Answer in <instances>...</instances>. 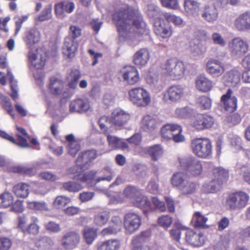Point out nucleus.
<instances>
[{
  "label": "nucleus",
  "instance_id": "f257e3e1",
  "mask_svg": "<svg viewBox=\"0 0 250 250\" xmlns=\"http://www.w3.org/2000/svg\"><path fill=\"white\" fill-rule=\"evenodd\" d=\"M113 21L116 24L119 36L127 39L132 31V26L138 30L139 33L143 34L145 23L142 16L138 13L129 10L125 6L117 10L113 15Z\"/></svg>",
  "mask_w": 250,
  "mask_h": 250
},
{
  "label": "nucleus",
  "instance_id": "f03ea898",
  "mask_svg": "<svg viewBox=\"0 0 250 250\" xmlns=\"http://www.w3.org/2000/svg\"><path fill=\"white\" fill-rule=\"evenodd\" d=\"M193 153L201 159H210L212 156V145L210 139L206 137L197 138L191 141Z\"/></svg>",
  "mask_w": 250,
  "mask_h": 250
},
{
  "label": "nucleus",
  "instance_id": "7ed1b4c3",
  "mask_svg": "<svg viewBox=\"0 0 250 250\" xmlns=\"http://www.w3.org/2000/svg\"><path fill=\"white\" fill-rule=\"evenodd\" d=\"M178 160L180 166L188 176L198 177L202 174L204 168L201 161L192 156L181 157Z\"/></svg>",
  "mask_w": 250,
  "mask_h": 250
},
{
  "label": "nucleus",
  "instance_id": "20e7f679",
  "mask_svg": "<svg viewBox=\"0 0 250 250\" xmlns=\"http://www.w3.org/2000/svg\"><path fill=\"white\" fill-rule=\"evenodd\" d=\"M129 101L138 107H146L151 102L149 92L143 87H137L128 91Z\"/></svg>",
  "mask_w": 250,
  "mask_h": 250
},
{
  "label": "nucleus",
  "instance_id": "39448f33",
  "mask_svg": "<svg viewBox=\"0 0 250 250\" xmlns=\"http://www.w3.org/2000/svg\"><path fill=\"white\" fill-rule=\"evenodd\" d=\"M106 172V175L99 177L95 180H94V177L96 174V172L94 171H90L84 173L83 174H78L74 176V179L79 180L82 182L86 183L89 187L95 186L97 183L101 182V181H107L108 182L111 181L113 177L114 173L112 169L110 167H106L104 169Z\"/></svg>",
  "mask_w": 250,
  "mask_h": 250
},
{
  "label": "nucleus",
  "instance_id": "423d86ee",
  "mask_svg": "<svg viewBox=\"0 0 250 250\" xmlns=\"http://www.w3.org/2000/svg\"><path fill=\"white\" fill-rule=\"evenodd\" d=\"M164 73L174 79H179L183 76L185 68L184 63L175 59L168 60L162 65Z\"/></svg>",
  "mask_w": 250,
  "mask_h": 250
},
{
  "label": "nucleus",
  "instance_id": "0eeeda50",
  "mask_svg": "<svg viewBox=\"0 0 250 250\" xmlns=\"http://www.w3.org/2000/svg\"><path fill=\"white\" fill-rule=\"evenodd\" d=\"M28 50L27 57L29 65L37 69L43 68L47 60L46 53L39 48Z\"/></svg>",
  "mask_w": 250,
  "mask_h": 250
},
{
  "label": "nucleus",
  "instance_id": "6e6552de",
  "mask_svg": "<svg viewBox=\"0 0 250 250\" xmlns=\"http://www.w3.org/2000/svg\"><path fill=\"white\" fill-rule=\"evenodd\" d=\"M249 199L248 194L239 192L230 195L226 202L227 206L231 209L236 210L244 208Z\"/></svg>",
  "mask_w": 250,
  "mask_h": 250
},
{
  "label": "nucleus",
  "instance_id": "1a4fd4ad",
  "mask_svg": "<svg viewBox=\"0 0 250 250\" xmlns=\"http://www.w3.org/2000/svg\"><path fill=\"white\" fill-rule=\"evenodd\" d=\"M141 225V217L137 213L129 212L124 216V227L127 234H132L137 230Z\"/></svg>",
  "mask_w": 250,
  "mask_h": 250
},
{
  "label": "nucleus",
  "instance_id": "9d476101",
  "mask_svg": "<svg viewBox=\"0 0 250 250\" xmlns=\"http://www.w3.org/2000/svg\"><path fill=\"white\" fill-rule=\"evenodd\" d=\"M249 45L240 37H236L229 43V48L230 53L237 57H240L248 51Z\"/></svg>",
  "mask_w": 250,
  "mask_h": 250
},
{
  "label": "nucleus",
  "instance_id": "9b49d317",
  "mask_svg": "<svg viewBox=\"0 0 250 250\" xmlns=\"http://www.w3.org/2000/svg\"><path fill=\"white\" fill-rule=\"evenodd\" d=\"M184 95V88L178 85L170 86L163 94V100L166 103H175L179 101Z\"/></svg>",
  "mask_w": 250,
  "mask_h": 250
},
{
  "label": "nucleus",
  "instance_id": "f8f14e48",
  "mask_svg": "<svg viewBox=\"0 0 250 250\" xmlns=\"http://www.w3.org/2000/svg\"><path fill=\"white\" fill-rule=\"evenodd\" d=\"M206 71L213 78L220 77L225 72V67L221 62L210 59L206 63Z\"/></svg>",
  "mask_w": 250,
  "mask_h": 250
},
{
  "label": "nucleus",
  "instance_id": "ddd939ff",
  "mask_svg": "<svg viewBox=\"0 0 250 250\" xmlns=\"http://www.w3.org/2000/svg\"><path fill=\"white\" fill-rule=\"evenodd\" d=\"M80 235L75 231H68L63 234L60 240L61 245L66 250H73L80 241Z\"/></svg>",
  "mask_w": 250,
  "mask_h": 250
},
{
  "label": "nucleus",
  "instance_id": "4468645a",
  "mask_svg": "<svg viewBox=\"0 0 250 250\" xmlns=\"http://www.w3.org/2000/svg\"><path fill=\"white\" fill-rule=\"evenodd\" d=\"M120 73L124 81L129 85L134 84L139 80V72L134 66H125L120 70Z\"/></svg>",
  "mask_w": 250,
  "mask_h": 250
},
{
  "label": "nucleus",
  "instance_id": "2eb2a0df",
  "mask_svg": "<svg viewBox=\"0 0 250 250\" xmlns=\"http://www.w3.org/2000/svg\"><path fill=\"white\" fill-rule=\"evenodd\" d=\"M154 32L156 35L162 39L168 38L172 34V27L167 24L163 19L154 21Z\"/></svg>",
  "mask_w": 250,
  "mask_h": 250
},
{
  "label": "nucleus",
  "instance_id": "dca6fc26",
  "mask_svg": "<svg viewBox=\"0 0 250 250\" xmlns=\"http://www.w3.org/2000/svg\"><path fill=\"white\" fill-rule=\"evenodd\" d=\"M145 80L151 88L156 91H161L164 87V83L158 78L157 72L153 69H150L148 71L146 76Z\"/></svg>",
  "mask_w": 250,
  "mask_h": 250
},
{
  "label": "nucleus",
  "instance_id": "f3484780",
  "mask_svg": "<svg viewBox=\"0 0 250 250\" xmlns=\"http://www.w3.org/2000/svg\"><path fill=\"white\" fill-rule=\"evenodd\" d=\"M129 119V114L121 109H116L112 113L111 123L117 126L124 125Z\"/></svg>",
  "mask_w": 250,
  "mask_h": 250
},
{
  "label": "nucleus",
  "instance_id": "a211bd4d",
  "mask_svg": "<svg viewBox=\"0 0 250 250\" xmlns=\"http://www.w3.org/2000/svg\"><path fill=\"white\" fill-rule=\"evenodd\" d=\"M78 47V43L77 41L72 38L66 37L62 48L63 54L67 58L71 59L75 57Z\"/></svg>",
  "mask_w": 250,
  "mask_h": 250
},
{
  "label": "nucleus",
  "instance_id": "6ab92c4d",
  "mask_svg": "<svg viewBox=\"0 0 250 250\" xmlns=\"http://www.w3.org/2000/svg\"><path fill=\"white\" fill-rule=\"evenodd\" d=\"M234 27L240 31L250 30V11L240 14L234 21Z\"/></svg>",
  "mask_w": 250,
  "mask_h": 250
},
{
  "label": "nucleus",
  "instance_id": "aec40b11",
  "mask_svg": "<svg viewBox=\"0 0 250 250\" xmlns=\"http://www.w3.org/2000/svg\"><path fill=\"white\" fill-rule=\"evenodd\" d=\"M90 108V104L87 99H78L71 101L69 104V111L71 113L86 112Z\"/></svg>",
  "mask_w": 250,
  "mask_h": 250
},
{
  "label": "nucleus",
  "instance_id": "412c9836",
  "mask_svg": "<svg viewBox=\"0 0 250 250\" xmlns=\"http://www.w3.org/2000/svg\"><path fill=\"white\" fill-rule=\"evenodd\" d=\"M232 94V91L229 89L226 94L221 97V101L223 103L225 109L229 112H232L237 108V99Z\"/></svg>",
  "mask_w": 250,
  "mask_h": 250
},
{
  "label": "nucleus",
  "instance_id": "4be33fe9",
  "mask_svg": "<svg viewBox=\"0 0 250 250\" xmlns=\"http://www.w3.org/2000/svg\"><path fill=\"white\" fill-rule=\"evenodd\" d=\"M186 240L194 246L200 247L204 243L205 236L202 233H197L192 230L188 229L186 233Z\"/></svg>",
  "mask_w": 250,
  "mask_h": 250
},
{
  "label": "nucleus",
  "instance_id": "5701e85b",
  "mask_svg": "<svg viewBox=\"0 0 250 250\" xmlns=\"http://www.w3.org/2000/svg\"><path fill=\"white\" fill-rule=\"evenodd\" d=\"M189 51L192 57L198 59L205 53L207 49L200 42L192 41L189 43Z\"/></svg>",
  "mask_w": 250,
  "mask_h": 250
},
{
  "label": "nucleus",
  "instance_id": "b1692460",
  "mask_svg": "<svg viewBox=\"0 0 250 250\" xmlns=\"http://www.w3.org/2000/svg\"><path fill=\"white\" fill-rule=\"evenodd\" d=\"M40 39V33L36 29H31L25 33L24 41L28 49L34 48V44L38 42Z\"/></svg>",
  "mask_w": 250,
  "mask_h": 250
},
{
  "label": "nucleus",
  "instance_id": "393cba45",
  "mask_svg": "<svg viewBox=\"0 0 250 250\" xmlns=\"http://www.w3.org/2000/svg\"><path fill=\"white\" fill-rule=\"evenodd\" d=\"M150 57L149 52L146 49H141L133 56V62L138 66H143L147 64Z\"/></svg>",
  "mask_w": 250,
  "mask_h": 250
},
{
  "label": "nucleus",
  "instance_id": "a878e982",
  "mask_svg": "<svg viewBox=\"0 0 250 250\" xmlns=\"http://www.w3.org/2000/svg\"><path fill=\"white\" fill-rule=\"evenodd\" d=\"M184 9L188 16L196 17L199 15L200 4L194 0H185Z\"/></svg>",
  "mask_w": 250,
  "mask_h": 250
},
{
  "label": "nucleus",
  "instance_id": "bb28decb",
  "mask_svg": "<svg viewBox=\"0 0 250 250\" xmlns=\"http://www.w3.org/2000/svg\"><path fill=\"white\" fill-rule=\"evenodd\" d=\"M195 85L198 90L203 92H207L212 88V83L208 77L202 75L197 77Z\"/></svg>",
  "mask_w": 250,
  "mask_h": 250
},
{
  "label": "nucleus",
  "instance_id": "cd10ccee",
  "mask_svg": "<svg viewBox=\"0 0 250 250\" xmlns=\"http://www.w3.org/2000/svg\"><path fill=\"white\" fill-rule=\"evenodd\" d=\"M241 74L235 70L227 72L223 77V81L227 85L235 86L240 82Z\"/></svg>",
  "mask_w": 250,
  "mask_h": 250
},
{
  "label": "nucleus",
  "instance_id": "c85d7f7f",
  "mask_svg": "<svg viewBox=\"0 0 250 250\" xmlns=\"http://www.w3.org/2000/svg\"><path fill=\"white\" fill-rule=\"evenodd\" d=\"M18 133L16 134L17 140L15 139V142H12L21 147H29V145L27 140L30 138L29 135L26 130L22 127L17 126Z\"/></svg>",
  "mask_w": 250,
  "mask_h": 250
},
{
  "label": "nucleus",
  "instance_id": "c756f323",
  "mask_svg": "<svg viewBox=\"0 0 250 250\" xmlns=\"http://www.w3.org/2000/svg\"><path fill=\"white\" fill-rule=\"evenodd\" d=\"M75 8L73 2L63 1L57 3L55 5V12L58 17H63L65 13H71Z\"/></svg>",
  "mask_w": 250,
  "mask_h": 250
},
{
  "label": "nucleus",
  "instance_id": "7c9ffc66",
  "mask_svg": "<svg viewBox=\"0 0 250 250\" xmlns=\"http://www.w3.org/2000/svg\"><path fill=\"white\" fill-rule=\"evenodd\" d=\"M97 157V153L95 150H88L81 153L77 158V165L82 166L83 164H87Z\"/></svg>",
  "mask_w": 250,
  "mask_h": 250
},
{
  "label": "nucleus",
  "instance_id": "2f4dec72",
  "mask_svg": "<svg viewBox=\"0 0 250 250\" xmlns=\"http://www.w3.org/2000/svg\"><path fill=\"white\" fill-rule=\"evenodd\" d=\"M162 136L166 139H172L173 134L176 132L182 131L181 127L176 124H167L161 129Z\"/></svg>",
  "mask_w": 250,
  "mask_h": 250
},
{
  "label": "nucleus",
  "instance_id": "473e14b6",
  "mask_svg": "<svg viewBox=\"0 0 250 250\" xmlns=\"http://www.w3.org/2000/svg\"><path fill=\"white\" fill-rule=\"evenodd\" d=\"M121 246V241L110 239L102 242L97 246V250H119Z\"/></svg>",
  "mask_w": 250,
  "mask_h": 250
},
{
  "label": "nucleus",
  "instance_id": "72a5a7b5",
  "mask_svg": "<svg viewBox=\"0 0 250 250\" xmlns=\"http://www.w3.org/2000/svg\"><path fill=\"white\" fill-rule=\"evenodd\" d=\"M133 204L135 206L143 209L145 212L152 210L150 202L143 195V192L140 197H137V198L134 200Z\"/></svg>",
  "mask_w": 250,
  "mask_h": 250
},
{
  "label": "nucleus",
  "instance_id": "f704fd0d",
  "mask_svg": "<svg viewBox=\"0 0 250 250\" xmlns=\"http://www.w3.org/2000/svg\"><path fill=\"white\" fill-rule=\"evenodd\" d=\"M236 170L242 175L244 181L250 185V165L238 163L236 164Z\"/></svg>",
  "mask_w": 250,
  "mask_h": 250
},
{
  "label": "nucleus",
  "instance_id": "c9c22d12",
  "mask_svg": "<svg viewBox=\"0 0 250 250\" xmlns=\"http://www.w3.org/2000/svg\"><path fill=\"white\" fill-rule=\"evenodd\" d=\"M158 125L157 120L149 115L144 117L142 122V128L146 132H151L155 129Z\"/></svg>",
  "mask_w": 250,
  "mask_h": 250
},
{
  "label": "nucleus",
  "instance_id": "e433bc0d",
  "mask_svg": "<svg viewBox=\"0 0 250 250\" xmlns=\"http://www.w3.org/2000/svg\"><path fill=\"white\" fill-rule=\"evenodd\" d=\"M13 191L18 197L26 198L29 193V186L23 183H19L13 187Z\"/></svg>",
  "mask_w": 250,
  "mask_h": 250
},
{
  "label": "nucleus",
  "instance_id": "4c0bfd02",
  "mask_svg": "<svg viewBox=\"0 0 250 250\" xmlns=\"http://www.w3.org/2000/svg\"><path fill=\"white\" fill-rule=\"evenodd\" d=\"M63 87V82L55 77L50 79L49 88L52 94L60 95L62 93Z\"/></svg>",
  "mask_w": 250,
  "mask_h": 250
},
{
  "label": "nucleus",
  "instance_id": "58836bf2",
  "mask_svg": "<svg viewBox=\"0 0 250 250\" xmlns=\"http://www.w3.org/2000/svg\"><path fill=\"white\" fill-rule=\"evenodd\" d=\"M187 180L186 175L184 172H178L172 175L170 182L172 186L179 190Z\"/></svg>",
  "mask_w": 250,
  "mask_h": 250
},
{
  "label": "nucleus",
  "instance_id": "ea45409f",
  "mask_svg": "<svg viewBox=\"0 0 250 250\" xmlns=\"http://www.w3.org/2000/svg\"><path fill=\"white\" fill-rule=\"evenodd\" d=\"M143 190L137 187L129 185L127 186L123 191V195L129 199H133L135 200L137 197L142 195Z\"/></svg>",
  "mask_w": 250,
  "mask_h": 250
},
{
  "label": "nucleus",
  "instance_id": "a19ab883",
  "mask_svg": "<svg viewBox=\"0 0 250 250\" xmlns=\"http://www.w3.org/2000/svg\"><path fill=\"white\" fill-rule=\"evenodd\" d=\"M202 16L207 21L212 22L217 19V10L214 6H206Z\"/></svg>",
  "mask_w": 250,
  "mask_h": 250
},
{
  "label": "nucleus",
  "instance_id": "79ce46f5",
  "mask_svg": "<svg viewBox=\"0 0 250 250\" xmlns=\"http://www.w3.org/2000/svg\"><path fill=\"white\" fill-rule=\"evenodd\" d=\"M107 141L109 146L114 148L125 149L128 148V145L123 140L115 136L108 135Z\"/></svg>",
  "mask_w": 250,
  "mask_h": 250
},
{
  "label": "nucleus",
  "instance_id": "37998d69",
  "mask_svg": "<svg viewBox=\"0 0 250 250\" xmlns=\"http://www.w3.org/2000/svg\"><path fill=\"white\" fill-rule=\"evenodd\" d=\"M214 179L217 183L221 185L226 182L228 178V172L222 167L214 168L213 171Z\"/></svg>",
  "mask_w": 250,
  "mask_h": 250
},
{
  "label": "nucleus",
  "instance_id": "c03bdc74",
  "mask_svg": "<svg viewBox=\"0 0 250 250\" xmlns=\"http://www.w3.org/2000/svg\"><path fill=\"white\" fill-rule=\"evenodd\" d=\"M147 152L153 161H157L163 154L164 150L160 145H155L147 148Z\"/></svg>",
  "mask_w": 250,
  "mask_h": 250
},
{
  "label": "nucleus",
  "instance_id": "a18cd8bd",
  "mask_svg": "<svg viewBox=\"0 0 250 250\" xmlns=\"http://www.w3.org/2000/svg\"><path fill=\"white\" fill-rule=\"evenodd\" d=\"M110 216V212L108 211L101 212L95 216L94 223L97 226L103 227L107 224Z\"/></svg>",
  "mask_w": 250,
  "mask_h": 250
},
{
  "label": "nucleus",
  "instance_id": "49530a36",
  "mask_svg": "<svg viewBox=\"0 0 250 250\" xmlns=\"http://www.w3.org/2000/svg\"><path fill=\"white\" fill-rule=\"evenodd\" d=\"M83 235L86 243L90 245L97 237V231L94 228H86L83 231Z\"/></svg>",
  "mask_w": 250,
  "mask_h": 250
},
{
  "label": "nucleus",
  "instance_id": "de8ad7c7",
  "mask_svg": "<svg viewBox=\"0 0 250 250\" xmlns=\"http://www.w3.org/2000/svg\"><path fill=\"white\" fill-rule=\"evenodd\" d=\"M221 187V185L213 179L209 183H205L203 185L202 190L206 193H213L219 191Z\"/></svg>",
  "mask_w": 250,
  "mask_h": 250
},
{
  "label": "nucleus",
  "instance_id": "09e8293b",
  "mask_svg": "<svg viewBox=\"0 0 250 250\" xmlns=\"http://www.w3.org/2000/svg\"><path fill=\"white\" fill-rule=\"evenodd\" d=\"M207 220L208 218L204 216L201 212L196 211L193 215L191 222L195 227L200 228L205 226Z\"/></svg>",
  "mask_w": 250,
  "mask_h": 250
},
{
  "label": "nucleus",
  "instance_id": "8fccbe9b",
  "mask_svg": "<svg viewBox=\"0 0 250 250\" xmlns=\"http://www.w3.org/2000/svg\"><path fill=\"white\" fill-rule=\"evenodd\" d=\"M80 77L81 73L79 70L77 69L72 70L67 78L69 87L75 88Z\"/></svg>",
  "mask_w": 250,
  "mask_h": 250
},
{
  "label": "nucleus",
  "instance_id": "3c124183",
  "mask_svg": "<svg viewBox=\"0 0 250 250\" xmlns=\"http://www.w3.org/2000/svg\"><path fill=\"white\" fill-rule=\"evenodd\" d=\"M196 189V184L188 179L185 182V184L179 189L181 194L184 195H188L194 193Z\"/></svg>",
  "mask_w": 250,
  "mask_h": 250
},
{
  "label": "nucleus",
  "instance_id": "603ef678",
  "mask_svg": "<svg viewBox=\"0 0 250 250\" xmlns=\"http://www.w3.org/2000/svg\"><path fill=\"white\" fill-rule=\"evenodd\" d=\"M164 16L167 22H171L176 26L181 27L184 25L183 19L179 16L170 13H165Z\"/></svg>",
  "mask_w": 250,
  "mask_h": 250
},
{
  "label": "nucleus",
  "instance_id": "864d4df0",
  "mask_svg": "<svg viewBox=\"0 0 250 250\" xmlns=\"http://www.w3.org/2000/svg\"><path fill=\"white\" fill-rule=\"evenodd\" d=\"M13 196L9 192H5L0 195V207L7 208L12 204Z\"/></svg>",
  "mask_w": 250,
  "mask_h": 250
},
{
  "label": "nucleus",
  "instance_id": "5fc2aeb1",
  "mask_svg": "<svg viewBox=\"0 0 250 250\" xmlns=\"http://www.w3.org/2000/svg\"><path fill=\"white\" fill-rule=\"evenodd\" d=\"M6 78L9 81L11 84V88L12 91L11 96L14 100H15L18 98L17 82L14 80V76H13L12 73L9 70V69L7 70Z\"/></svg>",
  "mask_w": 250,
  "mask_h": 250
},
{
  "label": "nucleus",
  "instance_id": "6e6d98bb",
  "mask_svg": "<svg viewBox=\"0 0 250 250\" xmlns=\"http://www.w3.org/2000/svg\"><path fill=\"white\" fill-rule=\"evenodd\" d=\"M62 188L65 190L71 192H78L83 188L81 184L71 181L63 183Z\"/></svg>",
  "mask_w": 250,
  "mask_h": 250
},
{
  "label": "nucleus",
  "instance_id": "4d7b16f0",
  "mask_svg": "<svg viewBox=\"0 0 250 250\" xmlns=\"http://www.w3.org/2000/svg\"><path fill=\"white\" fill-rule=\"evenodd\" d=\"M27 207L30 209L39 210L46 211L48 210V207L44 202H36L27 201Z\"/></svg>",
  "mask_w": 250,
  "mask_h": 250
},
{
  "label": "nucleus",
  "instance_id": "13d9d810",
  "mask_svg": "<svg viewBox=\"0 0 250 250\" xmlns=\"http://www.w3.org/2000/svg\"><path fill=\"white\" fill-rule=\"evenodd\" d=\"M51 239L47 237H43L36 242V246L41 250H46L51 246Z\"/></svg>",
  "mask_w": 250,
  "mask_h": 250
},
{
  "label": "nucleus",
  "instance_id": "bf43d9fd",
  "mask_svg": "<svg viewBox=\"0 0 250 250\" xmlns=\"http://www.w3.org/2000/svg\"><path fill=\"white\" fill-rule=\"evenodd\" d=\"M172 222V217L168 215H162L158 219V224L164 229H167L170 227Z\"/></svg>",
  "mask_w": 250,
  "mask_h": 250
},
{
  "label": "nucleus",
  "instance_id": "052dcab7",
  "mask_svg": "<svg viewBox=\"0 0 250 250\" xmlns=\"http://www.w3.org/2000/svg\"><path fill=\"white\" fill-rule=\"evenodd\" d=\"M211 40L214 44L221 47H225L226 41L221 34L218 32H213L211 36Z\"/></svg>",
  "mask_w": 250,
  "mask_h": 250
},
{
  "label": "nucleus",
  "instance_id": "680f3d73",
  "mask_svg": "<svg viewBox=\"0 0 250 250\" xmlns=\"http://www.w3.org/2000/svg\"><path fill=\"white\" fill-rule=\"evenodd\" d=\"M71 202V199L65 196H58L54 201V205L58 208H62Z\"/></svg>",
  "mask_w": 250,
  "mask_h": 250
},
{
  "label": "nucleus",
  "instance_id": "e2e57ef3",
  "mask_svg": "<svg viewBox=\"0 0 250 250\" xmlns=\"http://www.w3.org/2000/svg\"><path fill=\"white\" fill-rule=\"evenodd\" d=\"M146 12L150 18H154L155 21L161 19L159 18L161 14L159 7L153 4H150L148 6Z\"/></svg>",
  "mask_w": 250,
  "mask_h": 250
},
{
  "label": "nucleus",
  "instance_id": "0e129e2a",
  "mask_svg": "<svg viewBox=\"0 0 250 250\" xmlns=\"http://www.w3.org/2000/svg\"><path fill=\"white\" fill-rule=\"evenodd\" d=\"M203 120V130L212 127L215 124V120L211 116L208 115H202Z\"/></svg>",
  "mask_w": 250,
  "mask_h": 250
},
{
  "label": "nucleus",
  "instance_id": "69168bd1",
  "mask_svg": "<svg viewBox=\"0 0 250 250\" xmlns=\"http://www.w3.org/2000/svg\"><path fill=\"white\" fill-rule=\"evenodd\" d=\"M241 121V117L240 115L237 113H232L227 116L225 119V122L229 126H234L239 124Z\"/></svg>",
  "mask_w": 250,
  "mask_h": 250
},
{
  "label": "nucleus",
  "instance_id": "338daca9",
  "mask_svg": "<svg viewBox=\"0 0 250 250\" xmlns=\"http://www.w3.org/2000/svg\"><path fill=\"white\" fill-rule=\"evenodd\" d=\"M202 123L203 120L202 114H199L193 116L190 120V123L192 126L199 130H203Z\"/></svg>",
  "mask_w": 250,
  "mask_h": 250
},
{
  "label": "nucleus",
  "instance_id": "774afa93",
  "mask_svg": "<svg viewBox=\"0 0 250 250\" xmlns=\"http://www.w3.org/2000/svg\"><path fill=\"white\" fill-rule=\"evenodd\" d=\"M45 229L50 233H57L61 231V228L59 224L50 221L44 224Z\"/></svg>",
  "mask_w": 250,
  "mask_h": 250
}]
</instances>
